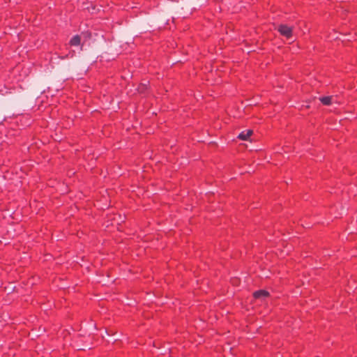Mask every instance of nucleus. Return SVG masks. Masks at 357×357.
Instances as JSON below:
<instances>
[{
	"label": "nucleus",
	"mask_w": 357,
	"mask_h": 357,
	"mask_svg": "<svg viewBox=\"0 0 357 357\" xmlns=\"http://www.w3.org/2000/svg\"><path fill=\"white\" fill-rule=\"evenodd\" d=\"M319 100L324 105H330L333 102V96L321 97Z\"/></svg>",
	"instance_id": "obj_4"
},
{
	"label": "nucleus",
	"mask_w": 357,
	"mask_h": 357,
	"mask_svg": "<svg viewBox=\"0 0 357 357\" xmlns=\"http://www.w3.org/2000/svg\"><path fill=\"white\" fill-rule=\"evenodd\" d=\"M252 133L253 131L252 130H247L241 132L238 135V138L241 140L248 141L250 140L249 138L252 135Z\"/></svg>",
	"instance_id": "obj_3"
},
{
	"label": "nucleus",
	"mask_w": 357,
	"mask_h": 357,
	"mask_svg": "<svg viewBox=\"0 0 357 357\" xmlns=\"http://www.w3.org/2000/svg\"><path fill=\"white\" fill-rule=\"evenodd\" d=\"M277 29L282 36L287 38H290L292 36V27L287 24H280Z\"/></svg>",
	"instance_id": "obj_1"
},
{
	"label": "nucleus",
	"mask_w": 357,
	"mask_h": 357,
	"mask_svg": "<svg viewBox=\"0 0 357 357\" xmlns=\"http://www.w3.org/2000/svg\"><path fill=\"white\" fill-rule=\"evenodd\" d=\"M233 283L236 284V283H237V281H233Z\"/></svg>",
	"instance_id": "obj_7"
},
{
	"label": "nucleus",
	"mask_w": 357,
	"mask_h": 357,
	"mask_svg": "<svg viewBox=\"0 0 357 357\" xmlns=\"http://www.w3.org/2000/svg\"><path fill=\"white\" fill-rule=\"evenodd\" d=\"M233 283L236 284V283H237V281H233Z\"/></svg>",
	"instance_id": "obj_6"
},
{
	"label": "nucleus",
	"mask_w": 357,
	"mask_h": 357,
	"mask_svg": "<svg viewBox=\"0 0 357 357\" xmlns=\"http://www.w3.org/2000/svg\"><path fill=\"white\" fill-rule=\"evenodd\" d=\"M253 296L255 298L263 301L265 298L269 296V292L266 290H259L255 291Z\"/></svg>",
	"instance_id": "obj_2"
},
{
	"label": "nucleus",
	"mask_w": 357,
	"mask_h": 357,
	"mask_svg": "<svg viewBox=\"0 0 357 357\" xmlns=\"http://www.w3.org/2000/svg\"><path fill=\"white\" fill-rule=\"evenodd\" d=\"M70 44L73 46H77L80 44V37L79 36H75L70 41Z\"/></svg>",
	"instance_id": "obj_5"
}]
</instances>
